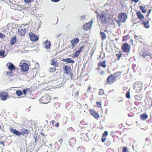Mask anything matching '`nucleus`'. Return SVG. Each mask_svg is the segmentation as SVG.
<instances>
[{"instance_id": "de8ad7c7", "label": "nucleus", "mask_w": 152, "mask_h": 152, "mask_svg": "<svg viewBox=\"0 0 152 152\" xmlns=\"http://www.w3.org/2000/svg\"><path fill=\"white\" fill-rule=\"evenodd\" d=\"M53 2H58L60 0H50Z\"/></svg>"}, {"instance_id": "c756f323", "label": "nucleus", "mask_w": 152, "mask_h": 152, "mask_svg": "<svg viewBox=\"0 0 152 152\" xmlns=\"http://www.w3.org/2000/svg\"><path fill=\"white\" fill-rule=\"evenodd\" d=\"M104 94V91L103 89H101L99 90V95H101Z\"/></svg>"}, {"instance_id": "0eeeda50", "label": "nucleus", "mask_w": 152, "mask_h": 152, "mask_svg": "<svg viewBox=\"0 0 152 152\" xmlns=\"http://www.w3.org/2000/svg\"><path fill=\"white\" fill-rule=\"evenodd\" d=\"M93 22L92 20L89 22L86 23L83 25V29L85 30H90L92 26Z\"/></svg>"}, {"instance_id": "774afa93", "label": "nucleus", "mask_w": 152, "mask_h": 152, "mask_svg": "<svg viewBox=\"0 0 152 152\" xmlns=\"http://www.w3.org/2000/svg\"><path fill=\"white\" fill-rule=\"evenodd\" d=\"M91 88H90V87H89V88H88V89H91Z\"/></svg>"}, {"instance_id": "9d476101", "label": "nucleus", "mask_w": 152, "mask_h": 152, "mask_svg": "<svg viewBox=\"0 0 152 152\" xmlns=\"http://www.w3.org/2000/svg\"><path fill=\"white\" fill-rule=\"evenodd\" d=\"M8 94L6 92H2L0 94V96L3 100H5L7 99Z\"/></svg>"}, {"instance_id": "f3484780", "label": "nucleus", "mask_w": 152, "mask_h": 152, "mask_svg": "<svg viewBox=\"0 0 152 152\" xmlns=\"http://www.w3.org/2000/svg\"><path fill=\"white\" fill-rule=\"evenodd\" d=\"M62 61L65 62L67 63H74V61L70 58H68L66 59H63L62 60Z\"/></svg>"}, {"instance_id": "c85d7f7f", "label": "nucleus", "mask_w": 152, "mask_h": 152, "mask_svg": "<svg viewBox=\"0 0 152 152\" xmlns=\"http://www.w3.org/2000/svg\"><path fill=\"white\" fill-rule=\"evenodd\" d=\"M90 112L91 115L94 116V117H95V111L94 110H90Z\"/></svg>"}, {"instance_id": "b1692460", "label": "nucleus", "mask_w": 152, "mask_h": 152, "mask_svg": "<svg viewBox=\"0 0 152 152\" xmlns=\"http://www.w3.org/2000/svg\"><path fill=\"white\" fill-rule=\"evenodd\" d=\"M139 7L143 13H145L146 12L147 10L145 7L142 6H140Z\"/></svg>"}, {"instance_id": "a18cd8bd", "label": "nucleus", "mask_w": 152, "mask_h": 152, "mask_svg": "<svg viewBox=\"0 0 152 152\" xmlns=\"http://www.w3.org/2000/svg\"><path fill=\"white\" fill-rule=\"evenodd\" d=\"M0 145H2V146L3 147H4L5 145L4 143L2 141H1L0 142Z\"/></svg>"}, {"instance_id": "f704fd0d", "label": "nucleus", "mask_w": 152, "mask_h": 152, "mask_svg": "<svg viewBox=\"0 0 152 152\" xmlns=\"http://www.w3.org/2000/svg\"><path fill=\"white\" fill-rule=\"evenodd\" d=\"M32 43L37 41L39 39H30Z\"/></svg>"}, {"instance_id": "4d7b16f0", "label": "nucleus", "mask_w": 152, "mask_h": 152, "mask_svg": "<svg viewBox=\"0 0 152 152\" xmlns=\"http://www.w3.org/2000/svg\"><path fill=\"white\" fill-rule=\"evenodd\" d=\"M70 75L71 76V77L72 78V75H73L72 73H70Z\"/></svg>"}, {"instance_id": "a19ab883", "label": "nucleus", "mask_w": 152, "mask_h": 152, "mask_svg": "<svg viewBox=\"0 0 152 152\" xmlns=\"http://www.w3.org/2000/svg\"><path fill=\"white\" fill-rule=\"evenodd\" d=\"M127 148L126 147H124L123 148V152H127Z\"/></svg>"}, {"instance_id": "2f4dec72", "label": "nucleus", "mask_w": 152, "mask_h": 152, "mask_svg": "<svg viewBox=\"0 0 152 152\" xmlns=\"http://www.w3.org/2000/svg\"><path fill=\"white\" fill-rule=\"evenodd\" d=\"M84 46H83L80 47L77 50L78 52H79L80 53V52H82L83 51L82 49L84 48Z\"/></svg>"}, {"instance_id": "4be33fe9", "label": "nucleus", "mask_w": 152, "mask_h": 152, "mask_svg": "<svg viewBox=\"0 0 152 152\" xmlns=\"http://www.w3.org/2000/svg\"><path fill=\"white\" fill-rule=\"evenodd\" d=\"M148 115L145 113H143L140 116L141 119L144 121L145 120L148 118Z\"/></svg>"}, {"instance_id": "338daca9", "label": "nucleus", "mask_w": 152, "mask_h": 152, "mask_svg": "<svg viewBox=\"0 0 152 152\" xmlns=\"http://www.w3.org/2000/svg\"><path fill=\"white\" fill-rule=\"evenodd\" d=\"M117 22L119 24V22L117 20Z\"/></svg>"}, {"instance_id": "f8f14e48", "label": "nucleus", "mask_w": 152, "mask_h": 152, "mask_svg": "<svg viewBox=\"0 0 152 152\" xmlns=\"http://www.w3.org/2000/svg\"><path fill=\"white\" fill-rule=\"evenodd\" d=\"M19 35L21 36H24L26 33L25 29L19 28L18 29Z\"/></svg>"}, {"instance_id": "c03bdc74", "label": "nucleus", "mask_w": 152, "mask_h": 152, "mask_svg": "<svg viewBox=\"0 0 152 152\" xmlns=\"http://www.w3.org/2000/svg\"><path fill=\"white\" fill-rule=\"evenodd\" d=\"M97 105V107H100L101 106V104L99 102H97L96 103Z\"/></svg>"}, {"instance_id": "1a4fd4ad", "label": "nucleus", "mask_w": 152, "mask_h": 152, "mask_svg": "<svg viewBox=\"0 0 152 152\" xmlns=\"http://www.w3.org/2000/svg\"><path fill=\"white\" fill-rule=\"evenodd\" d=\"M116 80V77H115L112 76H109L107 79L108 84H112Z\"/></svg>"}, {"instance_id": "680f3d73", "label": "nucleus", "mask_w": 152, "mask_h": 152, "mask_svg": "<svg viewBox=\"0 0 152 152\" xmlns=\"http://www.w3.org/2000/svg\"><path fill=\"white\" fill-rule=\"evenodd\" d=\"M94 50L92 52V54H94Z\"/></svg>"}, {"instance_id": "f257e3e1", "label": "nucleus", "mask_w": 152, "mask_h": 152, "mask_svg": "<svg viewBox=\"0 0 152 152\" xmlns=\"http://www.w3.org/2000/svg\"><path fill=\"white\" fill-rule=\"evenodd\" d=\"M97 14V21H101L102 24H105L107 23V17L105 12L102 10L96 12Z\"/></svg>"}, {"instance_id": "13d9d810", "label": "nucleus", "mask_w": 152, "mask_h": 152, "mask_svg": "<svg viewBox=\"0 0 152 152\" xmlns=\"http://www.w3.org/2000/svg\"><path fill=\"white\" fill-rule=\"evenodd\" d=\"M72 140H73L72 139H70V140L69 141V143H71V141H72Z\"/></svg>"}, {"instance_id": "5fc2aeb1", "label": "nucleus", "mask_w": 152, "mask_h": 152, "mask_svg": "<svg viewBox=\"0 0 152 152\" xmlns=\"http://www.w3.org/2000/svg\"><path fill=\"white\" fill-rule=\"evenodd\" d=\"M28 25V24H22L21 25V26H26V25Z\"/></svg>"}, {"instance_id": "473e14b6", "label": "nucleus", "mask_w": 152, "mask_h": 152, "mask_svg": "<svg viewBox=\"0 0 152 152\" xmlns=\"http://www.w3.org/2000/svg\"><path fill=\"white\" fill-rule=\"evenodd\" d=\"M101 35L102 36V38H106V36L105 34H104V33L103 32H101Z\"/></svg>"}, {"instance_id": "69168bd1", "label": "nucleus", "mask_w": 152, "mask_h": 152, "mask_svg": "<svg viewBox=\"0 0 152 152\" xmlns=\"http://www.w3.org/2000/svg\"><path fill=\"white\" fill-rule=\"evenodd\" d=\"M137 95H135V98H136V97H137Z\"/></svg>"}, {"instance_id": "5701e85b", "label": "nucleus", "mask_w": 152, "mask_h": 152, "mask_svg": "<svg viewBox=\"0 0 152 152\" xmlns=\"http://www.w3.org/2000/svg\"><path fill=\"white\" fill-rule=\"evenodd\" d=\"M142 83L140 82H137V83H135L134 84V85H135L136 86L137 85L138 86H139V88H140L139 89L140 90H141L142 89H141V88L142 87Z\"/></svg>"}, {"instance_id": "3c124183", "label": "nucleus", "mask_w": 152, "mask_h": 152, "mask_svg": "<svg viewBox=\"0 0 152 152\" xmlns=\"http://www.w3.org/2000/svg\"><path fill=\"white\" fill-rule=\"evenodd\" d=\"M106 140V139L105 138H102V142H104Z\"/></svg>"}, {"instance_id": "09e8293b", "label": "nucleus", "mask_w": 152, "mask_h": 152, "mask_svg": "<svg viewBox=\"0 0 152 152\" xmlns=\"http://www.w3.org/2000/svg\"><path fill=\"white\" fill-rule=\"evenodd\" d=\"M59 123L58 122H57L56 124L55 125V126L57 127H59Z\"/></svg>"}, {"instance_id": "9b49d317", "label": "nucleus", "mask_w": 152, "mask_h": 152, "mask_svg": "<svg viewBox=\"0 0 152 152\" xmlns=\"http://www.w3.org/2000/svg\"><path fill=\"white\" fill-rule=\"evenodd\" d=\"M63 69L64 70V73L67 74L70 73L71 71V69L70 66L67 65L63 66Z\"/></svg>"}, {"instance_id": "a211bd4d", "label": "nucleus", "mask_w": 152, "mask_h": 152, "mask_svg": "<svg viewBox=\"0 0 152 152\" xmlns=\"http://www.w3.org/2000/svg\"><path fill=\"white\" fill-rule=\"evenodd\" d=\"M98 65L99 66V67L98 68V69L99 70L100 68V66H102L104 68H105L106 66L105 64V61H103L102 62H99L98 63Z\"/></svg>"}, {"instance_id": "58836bf2", "label": "nucleus", "mask_w": 152, "mask_h": 152, "mask_svg": "<svg viewBox=\"0 0 152 152\" xmlns=\"http://www.w3.org/2000/svg\"><path fill=\"white\" fill-rule=\"evenodd\" d=\"M86 19V16L84 15L80 16V20H83Z\"/></svg>"}, {"instance_id": "c9c22d12", "label": "nucleus", "mask_w": 152, "mask_h": 152, "mask_svg": "<svg viewBox=\"0 0 152 152\" xmlns=\"http://www.w3.org/2000/svg\"><path fill=\"white\" fill-rule=\"evenodd\" d=\"M108 134V132L107 131H105L104 132L103 134L102 135L103 137H105Z\"/></svg>"}, {"instance_id": "37998d69", "label": "nucleus", "mask_w": 152, "mask_h": 152, "mask_svg": "<svg viewBox=\"0 0 152 152\" xmlns=\"http://www.w3.org/2000/svg\"><path fill=\"white\" fill-rule=\"evenodd\" d=\"M25 2L27 3H28L32 1L31 0H24Z\"/></svg>"}, {"instance_id": "cd10ccee", "label": "nucleus", "mask_w": 152, "mask_h": 152, "mask_svg": "<svg viewBox=\"0 0 152 152\" xmlns=\"http://www.w3.org/2000/svg\"><path fill=\"white\" fill-rule=\"evenodd\" d=\"M80 53L77 50L73 54V56L75 58L78 57L80 55Z\"/></svg>"}, {"instance_id": "393cba45", "label": "nucleus", "mask_w": 152, "mask_h": 152, "mask_svg": "<svg viewBox=\"0 0 152 152\" xmlns=\"http://www.w3.org/2000/svg\"><path fill=\"white\" fill-rule=\"evenodd\" d=\"M16 41V39H11L10 42L11 45H13L15 44Z\"/></svg>"}, {"instance_id": "49530a36", "label": "nucleus", "mask_w": 152, "mask_h": 152, "mask_svg": "<svg viewBox=\"0 0 152 152\" xmlns=\"http://www.w3.org/2000/svg\"><path fill=\"white\" fill-rule=\"evenodd\" d=\"M116 56H118V60L121 57V54H116Z\"/></svg>"}, {"instance_id": "20e7f679", "label": "nucleus", "mask_w": 152, "mask_h": 152, "mask_svg": "<svg viewBox=\"0 0 152 152\" xmlns=\"http://www.w3.org/2000/svg\"><path fill=\"white\" fill-rule=\"evenodd\" d=\"M51 97L48 94H46L42 96L40 99V102L43 104H47L50 102Z\"/></svg>"}, {"instance_id": "6ab92c4d", "label": "nucleus", "mask_w": 152, "mask_h": 152, "mask_svg": "<svg viewBox=\"0 0 152 152\" xmlns=\"http://www.w3.org/2000/svg\"><path fill=\"white\" fill-rule=\"evenodd\" d=\"M137 14L138 18L141 20L144 18V16L143 15L141 14V12L140 11L137 12Z\"/></svg>"}, {"instance_id": "e2e57ef3", "label": "nucleus", "mask_w": 152, "mask_h": 152, "mask_svg": "<svg viewBox=\"0 0 152 152\" xmlns=\"http://www.w3.org/2000/svg\"><path fill=\"white\" fill-rule=\"evenodd\" d=\"M12 38H16V37H12Z\"/></svg>"}, {"instance_id": "7ed1b4c3", "label": "nucleus", "mask_w": 152, "mask_h": 152, "mask_svg": "<svg viewBox=\"0 0 152 152\" xmlns=\"http://www.w3.org/2000/svg\"><path fill=\"white\" fill-rule=\"evenodd\" d=\"M10 130L11 132L18 136H20V135H24L25 134H28L30 132L28 129L25 128L22 129L21 132L18 131L15 129H14L13 127H10Z\"/></svg>"}, {"instance_id": "72a5a7b5", "label": "nucleus", "mask_w": 152, "mask_h": 152, "mask_svg": "<svg viewBox=\"0 0 152 152\" xmlns=\"http://www.w3.org/2000/svg\"><path fill=\"white\" fill-rule=\"evenodd\" d=\"M4 50H0V56H2L4 55Z\"/></svg>"}, {"instance_id": "39448f33", "label": "nucleus", "mask_w": 152, "mask_h": 152, "mask_svg": "<svg viewBox=\"0 0 152 152\" xmlns=\"http://www.w3.org/2000/svg\"><path fill=\"white\" fill-rule=\"evenodd\" d=\"M19 66L20 70L24 72L27 71L29 69L28 64L24 62L23 60L20 63Z\"/></svg>"}, {"instance_id": "6e6552de", "label": "nucleus", "mask_w": 152, "mask_h": 152, "mask_svg": "<svg viewBox=\"0 0 152 152\" xmlns=\"http://www.w3.org/2000/svg\"><path fill=\"white\" fill-rule=\"evenodd\" d=\"M122 48L124 52H129L130 49V46L128 43H124L122 46Z\"/></svg>"}, {"instance_id": "8fccbe9b", "label": "nucleus", "mask_w": 152, "mask_h": 152, "mask_svg": "<svg viewBox=\"0 0 152 152\" xmlns=\"http://www.w3.org/2000/svg\"><path fill=\"white\" fill-rule=\"evenodd\" d=\"M129 43H130L131 45H132L133 43V40L132 39H131L130 41L129 42Z\"/></svg>"}, {"instance_id": "2eb2a0df", "label": "nucleus", "mask_w": 152, "mask_h": 152, "mask_svg": "<svg viewBox=\"0 0 152 152\" xmlns=\"http://www.w3.org/2000/svg\"><path fill=\"white\" fill-rule=\"evenodd\" d=\"M29 36L30 38H39V36L37 35L35 31L29 32Z\"/></svg>"}, {"instance_id": "6e6d98bb", "label": "nucleus", "mask_w": 152, "mask_h": 152, "mask_svg": "<svg viewBox=\"0 0 152 152\" xmlns=\"http://www.w3.org/2000/svg\"><path fill=\"white\" fill-rule=\"evenodd\" d=\"M40 134H41L44 137V136H45L44 134L42 132H41L40 133Z\"/></svg>"}, {"instance_id": "bf43d9fd", "label": "nucleus", "mask_w": 152, "mask_h": 152, "mask_svg": "<svg viewBox=\"0 0 152 152\" xmlns=\"http://www.w3.org/2000/svg\"><path fill=\"white\" fill-rule=\"evenodd\" d=\"M3 137V135H2V134H0V138H1V137Z\"/></svg>"}, {"instance_id": "e433bc0d", "label": "nucleus", "mask_w": 152, "mask_h": 152, "mask_svg": "<svg viewBox=\"0 0 152 152\" xmlns=\"http://www.w3.org/2000/svg\"><path fill=\"white\" fill-rule=\"evenodd\" d=\"M99 73L101 75H104L105 72L104 71L102 70L101 71H99Z\"/></svg>"}, {"instance_id": "aec40b11", "label": "nucleus", "mask_w": 152, "mask_h": 152, "mask_svg": "<svg viewBox=\"0 0 152 152\" xmlns=\"http://www.w3.org/2000/svg\"><path fill=\"white\" fill-rule=\"evenodd\" d=\"M142 24L144 25V26L146 28H148L150 27V25L149 24L148 21H143Z\"/></svg>"}, {"instance_id": "412c9836", "label": "nucleus", "mask_w": 152, "mask_h": 152, "mask_svg": "<svg viewBox=\"0 0 152 152\" xmlns=\"http://www.w3.org/2000/svg\"><path fill=\"white\" fill-rule=\"evenodd\" d=\"M31 89L30 88H26L25 89H24L23 90V93L24 95H26V93H29L31 91Z\"/></svg>"}, {"instance_id": "4468645a", "label": "nucleus", "mask_w": 152, "mask_h": 152, "mask_svg": "<svg viewBox=\"0 0 152 152\" xmlns=\"http://www.w3.org/2000/svg\"><path fill=\"white\" fill-rule=\"evenodd\" d=\"M43 45L45 48L48 49L50 48L51 46L50 42V41L47 40L45 42H44Z\"/></svg>"}, {"instance_id": "dca6fc26", "label": "nucleus", "mask_w": 152, "mask_h": 152, "mask_svg": "<svg viewBox=\"0 0 152 152\" xmlns=\"http://www.w3.org/2000/svg\"><path fill=\"white\" fill-rule=\"evenodd\" d=\"M50 61V64L51 65H53L55 67L58 66V64L56 59L53 58Z\"/></svg>"}, {"instance_id": "ea45409f", "label": "nucleus", "mask_w": 152, "mask_h": 152, "mask_svg": "<svg viewBox=\"0 0 152 152\" xmlns=\"http://www.w3.org/2000/svg\"><path fill=\"white\" fill-rule=\"evenodd\" d=\"M55 122V121L53 120H52L50 121V124H52L53 126H54V124Z\"/></svg>"}, {"instance_id": "603ef678", "label": "nucleus", "mask_w": 152, "mask_h": 152, "mask_svg": "<svg viewBox=\"0 0 152 152\" xmlns=\"http://www.w3.org/2000/svg\"><path fill=\"white\" fill-rule=\"evenodd\" d=\"M131 0L132 1H134L136 3L137 2H138L139 1V0Z\"/></svg>"}, {"instance_id": "bb28decb", "label": "nucleus", "mask_w": 152, "mask_h": 152, "mask_svg": "<svg viewBox=\"0 0 152 152\" xmlns=\"http://www.w3.org/2000/svg\"><path fill=\"white\" fill-rule=\"evenodd\" d=\"M56 70V67H50V68L49 72H55Z\"/></svg>"}, {"instance_id": "ddd939ff", "label": "nucleus", "mask_w": 152, "mask_h": 152, "mask_svg": "<svg viewBox=\"0 0 152 152\" xmlns=\"http://www.w3.org/2000/svg\"><path fill=\"white\" fill-rule=\"evenodd\" d=\"M79 39H74L71 41V43L72 44L71 46L73 48L74 47L76 44L78 43L79 42Z\"/></svg>"}, {"instance_id": "4c0bfd02", "label": "nucleus", "mask_w": 152, "mask_h": 152, "mask_svg": "<svg viewBox=\"0 0 152 152\" xmlns=\"http://www.w3.org/2000/svg\"><path fill=\"white\" fill-rule=\"evenodd\" d=\"M126 97L127 98H129L130 97V94H129V91H128L126 93Z\"/></svg>"}, {"instance_id": "0e129e2a", "label": "nucleus", "mask_w": 152, "mask_h": 152, "mask_svg": "<svg viewBox=\"0 0 152 152\" xmlns=\"http://www.w3.org/2000/svg\"><path fill=\"white\" fill-rule=\"evenodd\" d=\"M142 53H140V55H142Z\"/></svg>"}, {"instance_id": "a878e982", "label": "nucleus", "mask_w": 152, "mask_h": 152, "mask_svg": "<svg viewBox=\"0 0 152 152\" xmlns=\"http://www.w3.org/2000/svg\"><path fill=\"white\" fill-rule=\"evenodd\" d=\"M16 94L18 96H20L22 94V92L21 91L19 90H17L16 91Z\"/></svg>"}, {"instance_id": "f03ea898", "label": "nucleus", "mask_w": 152, "mask_h": 152, "mask_svg": "<svg viewBox=\"0 0 152 152\" xmlns=\"http://www.w3.org/2000/svg\"><path fill=\"white\" fill-rule=\"evenodd\" d=\"M6 66L9 70L6 73V76L8 78L11 77L14 75L13 71H15L16 68L14 65L11 62H8L6 64Z\"/></svg>"}, {"instance_id": "052dcab7", "label": "nucleus", "mask_w": 152, "mask_h": 152, "mask_svg": "<svg viewBox=\"0 0 152 152\" xmlns=\"http://www.w3.org/2000/svg\"><path fill=\"white\" fill-rule=\"evenodd\" d=\"M61 35V34H58V37H60V36Z\"/></svg>"}, {"instance_id": "864d4df0", "label": "nucleus", "mask_w": 152, "mask_h": 152, "mask_svg": "<svg viewBox=\"0 0 152 152\" xmlns=\"http://www.w3.org/2000/svg\"><path fill=\"white\" fill-rule=\"evenodd\" d=\"M37 136H36V137L34 136V140H35V142H36L37 141Z\"/></svg>"}, {"instance_id": "423d86ee", "label": "nucleus", "mask_w": 152, "mask_h": 152, "mask_svg": "<svg viewBox=\"0 0 152 152\" xmlns=\"http://www.w3.org/2000/svg\"><path fill=\"white\" fill-rule=\"evenodd\" d=\"M127 18V17L126 14L123 12L119 13L118 16V18L121 22H125Z\"/></svg>"}, {"instance_id": "7c9ffc66", "label": "nucleus", "mask_w": 152, "mask_h": 152, "mask_svg": "<svg viewBox=\"0 0 152 152\" xmlns=\"http://www.w3.org/2000/svg\"><path fill=\"white\" fill-rule=\"evenodd\" d=\"M5 34L4 32L3 33H0V38H4L5 37Z\"/></svg>"}, {"instance_id": "79ce46f5", "label": "nucleus", "mask_w": 152, "mask_h": 152, "mask_svg": "<svg viewBox=\"0 0 152 152\" xmlns=\"http://www.w3.org/2000/svg\"><path fill=\"white\" fill-rule=\"evenodd\" d=\"M79 94V91H77L76 92L75 94H74V96H76L77 97L78 96Z\"/></svg>"}]
</instances>
